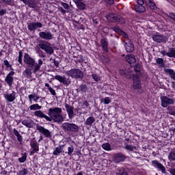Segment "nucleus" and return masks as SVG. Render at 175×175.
Here are the masks:
<instances>
[{"label": "nucleus", "mask_w": 175, "mask_h": 175, "mask_svg": "<svg viewBox=\"0 0 175 175\" xmlns=\"http://www.w3.org/2000/svg\"><path fill=\"white\" fill-rule=\"evenodd\" d=\"M62 113V108L54 107L49 109L48 116L42 110L36 111L33 114L36 117H38V118H44V120L49 122H51V121H55V122H62V121H64V117L61 115Z\"/></svg>", "instance_id": "1"}, {"label": "nucleus", "mask_w": 175, "mask_h": 175, "mask_svg": "<svg viewBox=\"0 0 175 175\" xmlns=\"http://www.w3.org/2000/svg\"><path fill=\"white\" fill-rule=\"evenodd\" d=\"M23 61L27 65V68L23 72V75L26 79H30V77H32V73H33V70L35 69L33 67L35 66V59L32 58L29 54L25 53Z\"/></svg>", "instance_id": "2"}, {"label": "nucleus", "mask_w": 175, "mask_h": 175, "mask_svg": "<svg viewBox=\"0 0 175 175\" xmlns=\"http://www.w3.org/2000/svg\"><path fill=\"white\" fill-rule=\"evenodd\" d=\"M23 2L25 5H27L28 8L32 9L34 12L39 13L40 12V8H42V3L39 0H20Z\"/></svg>", "instance_id": "3"}, {"label": "nucleus", "mask_w": 175, "mask_h": 175, "mask_svg": "<svg viewBox=\"0 0 175 175\" xmlns=\"http://www.w3.org/2000/svg\"><path fill=\"white\" fill-rule=\"evenodd\" d=\"M66 75L76 80H83L84 79V72L79 68H73L66 71Z\"/></svg>", "instance_id": "4"}, {"label": "nucleus", "mask_w": 175, "mask_h": 175, "mask_svg": "<svg viewBox=\"0 0 175 175\" xmlns=\"http://www.w3.org/2000/svg\"><path fill=\"white\" fill-rule=\"evenodd\" d=\"M38 46L41 50H44L46 54L51 55L54 54V49L50 46V42L46 40H42L38 44Z\"/></svg>", "instance_id": "5"}, {"label": "nucleus", "mask_w": 175, "mask_h": 175, "mask_svg": "<svg viewBox=\"0 0 175 175\" xmlns=\"http://www.w3.org/2000/svg\"><path fill=\"white\" fill-rule=\"evenodd\" d=\"M62 128L64 132H79V126H77L75 123H70V122H64L62 125Z\"/></svg>", "instance_id": "6"}, {"label": "nucleus", "mask_w": 175, "mask_h": 175, "mask_svg": "<svg viewBox=\"0 0 175 175\" xmlns=\"http://www.w3.org/2000/svg\"><path fill=\"white\" fill-rule=\"evenodd\" d=\"M173 96V94L160 96L162 107H167V106L173 105L175 102V98Z\"/></svg>", "instance_id": "7"}, {"label": "nucleus", "mask_w": 175, "mask_h": 175, "mask_svg": "<svg viewBox=\"0 0 175 175\" xmlns=\"http://www.w3.org/2000/svg\"><path fill=\"white\" fill-rule=\"evenodd\" d=\"M133 9L136 13H144L146 12L144 0H137V4L134 5Z\"/></svg>", "instance_id": "8"}, {"label": "nucleus", "mask_w": 175, "mask_h": 175, "mask_svg": "<svg viewBox=\"0 0 175 175\" xmlns=\"http://www.w3.org/2000/svg\"><path fill=\"white\" fill-rule=\"evenodd\" d=\"M132 80L133 90H142V79H140V77L133 75Z\"/></svg>", "instance_id": "9"}, {"label": "nucleus", "mask_w": 175, "mask_h": 175, "mask_svg": "<svg viewBox=\"0 0 175 175\" xmlns=\"http://www.w3.org/2000/svg\"><path fill=\"white\" fill-rule=\"evenodd\" d=\"M152 38L154 42H156V43H163L165 44V43H166L168 40L167 37L162 34H154L152 35Z\"/></svg>", "instance_id": "10"}, {"label": "nucleus", "mask_w": 175, "mask_h": 175, "mask_svg": "<svg viewBox=\"0 0 175 175\" xmlns=\"http://www.w3.org/2000/svg\"><path fill=\"white\" fill-rule=\"evenodd\" d=\"M43 25L40 22H31L27 25V29L30 32H35L36 29L42 28Z\"/></svg>", "instance_id": "11"}, {"label": "nucleus", "mask_w": 175, "mask_h": 175, "mask_svg": "<svg viewBox=\"0 0 175 175\" xmlns=\"http://www.w3.org/2000/svg\"><path fill=\"white\" fill-rule=\"evenodd\" d=\"M144 2L145 6H146L147 9H149V10H152L154 12L158 9V6H157L154 0H144Z\"/></svg>", "instance_id": "12"}, {"label": "nucleus", "mask_w": 175, "mask_h": 175, "mask_svg": "<svg viewBox=\"0 0 175 175\" xmlns=\"http://www.w3.org/2000/svg\"><path fill=\"white\" fill-rule=\"evenodd\" d=\"M105 17L110 23H120V20H121V18L118 17L115 13L107 14Z\"/></svg>", "instance_id": "13"}, {"label": "nucleus", "mask_w": 175, "mask_h": 175, "mask_svg": "<svg viewBox=\"0 0 175 175\" xmlns=\"http://www.w3.org/2000/svg\"><path fill=\"white\" fill-rule=\"evenodd\" d=\"M55 79L57 80V81H59V83L64 84V85H66V87H68V85L70 84V80L69 79H67L65 75H64L63 77L61 75H55Z\"/></svg>", "instance_id": "14"}, {"label": "nucleus", "mask_w": 175, "mask_h": 175, "mask_svg": "<svg viewBox=\"0 0 175 175\" xmlns=\"http://www.w3.org/2000/svg\"><path fill=\"white\" fill-rule=\"evenodd\" d=\"M37 131H38V132H40V133L43 134V135L45 136V137H48V138L51 137V132H50V131H49V129L44 128L42 126L38 125Z\"/></svg>", "instance_id": "15"}, {"label": "nucleus", "mask_w": 175, "mask_h": 175, "mask_svg": "<svg viewBox=\"0 0 175 175\" xmlns=\"http://www.w3.org/2000/svg\"><path fill=\"white\" fill-rule=\"evenodd\" d=\"M126 159V156L122 152H118L113 154V161L115 163H120V162H124Z\"/></svg>", "instance_id": "16"}, {"label": "nucleus", "mask_w": 175, "mask_h": 175, "mask_svg": "<svg viewBox=\"0 0 175 175\" xmlns=\"http://www.w3.org/2000/svg\"><path fill=\"white\" fill-rule=\"evenodd\" d=\"M13 76H14V71H10L5 78V81L9 87H12L13 85V83L14 81Z\"/></svg>", "instance_id": "17"}, {"label": "nucleus", "mask_w": 175, "mask_h": 175, "mask_svg": "<svg viewBox=\"0 0 175 175\" xmlns=\"http://www.w3.org/2000/svg\"><path fill=\"white\" fill-rule=\"evenodd\" d=\"M161 54L163 57L167 55L169 58H175V48H168V52L165 50L161 51Z\"/></svg>", "instance_id": "18"}, {"label": "nucleus", "mask_w": 175, "mask_h": 175, "mask_svg": "<svg viewBox=\"0 0 175 175\" xmlns=\"http://www.w3.org/2000/svg\"><path fill=\"white\" fill-rule=\"evenodd\" d=\"M152 165L153 167H154L155 169L158 170V172H165V169L166 168L158 160L152 161Z\"/></svg>", "instance_id": "19"}, {"label": "nucleus", "mask_w": 175, "mask_h": 175, "mask_svg": "<svg viewBox=\"0 0 175 175\" xmlns=\"http://www.w3.org/2000/svg\"><path fill=\"white\" fill-rule=\"evenodd\" d=\"M39 36L41 39H44V40H51L53 39V33L50 31H40L39 33Z\"/></svg>", "instance_id": "20"}, {"label": "nucleus", "mask_w": 175, "mask_h": 175, "mask_svg": "<svg viewBox=\"0 0 175 175\" xmlns=\"http://www.w3.org/2000/svg\"><path fill=\"white\" fill-rule=\"evenodd\" d=\"M100 43L104 53H109V40L107 38H102Z\"/></svg>", "instance_id": "21"}, {"label": "nucleus", "mask_w": 175, "mask_h": 175, "mask_svg": "<svg viewBox=\"0 0 175 175\" xmlns=\"http://www.w3.org/2000/svg\"><path fill=\"white\" fill-rule=\"evenodd\" d=\"M65 108L67 111L68 118L72 120L75 117L74 107L69 104H65Z\"/></svg>", "instance_id": "22"}, {"label": "nucleus", "mask_w": 175, "mask_h": 175, "mask_svg": "<svg viewBox=\"0 0 175 175\" xmlns=\"http://www.w3.org/2000/svg\"><path fill=\"white\" fill-rule=\"evenodd\" d=\"M30 147L32 150H34V151H39V143L36 141V137H33L30 139Z\"/></svg>", "instance_id": "23"}, {"label": "nucleus", "mask_w": 175, "mask_h": 175, "mask_svg": "<svg viewBox=\"0 0 175 175\" xmlns=\"http://www.w3.org/2000/svg\"><path fill=\"white\" fill-rule=\"evenodd\" d=\"M4 98L8 102H14V99H16V92L12 91V94H4Z\"/></svg>", "instance_id": "24"}, {"label": "nucleus", "mask_w": 175, "mask_h": 175, "mask_svg": "<svg viewBox=\"0 0 175 175\" xmlns=\"http://www.w3.org/2000/svg\"><path fill=\"white\" fill-rule=\"evenodd\" d=\"M42 65H43V61L41 59H38V64L36 63V62L34 59V66H33L34 69L33 70V73L34 75H36V72L40 70V66H42Z\"/></svg>", "instance_id": "25"}, {"label": "nucleus", "mask_w": 175, "mask_h": 175, "mask_svg": "<svg viewBox=\"0 0 175 175\" xmlns=\"http://www.w3.org/2000/svg\"><path fill=\"white\" fill-rule=\"evenodd\" d=\"M124 47L126 53H133L135 51V45L131 42H125Z\"/></svg>", "instance_id": "26"}, {"label": "nucleus", "mask_w": 175, "mask_h": 175, "mask_svg": "<svg viewBox=\"0 0 175 175\" xmlns=\"http://www.w3.org/2000/svg\"><path fill=\"white\" fill-rule=\"evenodd\" d=\"M164 72L166 73V75H168L170 77V79H172V80H174L175 81V70L172 68H164Z\"/></svg>", "instance_id": "27"}, {"label": "nucleus", "mask_w": 175, "mask_h": 175, "mask_svg": "<svg viewBox=\"0 0 175 175\" xmlns=\"http://www.w3.org/2000/svg\"><path fill=\"white\" fill-rule=\"evenodd\" d=\"M73 2L77 5L79 10H84V9H85V3H83L81 0H73Z\"/></svg>", "instance_id": "28"}, {"label": "nucleus", "mask_w": 175, "mask_h": 175, "mask_svg": "<svg viewBox=\"0 0 175 175\" xmlns=\"http://www.w3.org/2000/svg\"><path fill=\"white\" fill-rule=\"evenodd\" d=\"M62 147H64V146H61V145L56 147L53 152V155L58 157L59 156V154H62V152H64V148H62Z\"/></svg>", "instance_id": "29"}, {"label": "nucleus", "mask_w": 175, "mask_h": 175, "mask_svg": "<svg viewBox=\"0 0 175 175\" xmlns=\"http://www.w3.org/2000/svg\"><path fill=\"white\" fill-rule=\"evenodd\" d=\"M125 60L128 62V64H132L136 62V57L135 55H126L125 57Z\"/></svg>", "instance_id": "30"}, {"label": "nucleus", "mask_w": 175, "mask_h": 175, "mask_svg": "<svg viewBox=\"0 0 175 175\" xmlns=\"http://www.w3.org/2000/svg\"><path fill=\"white\" fill-rule=\"evenodd\" d=\"M95 122V118L94 116H90L85 121V125L88 126H92V124Z\"/></svg>", "instance_id": "31"}, {"label": "nucleus", "mask_w": 175, "mask_h": 175, "mask_svg": "<svg viewBox=\"0 0 175 175\" xmlns=\"http://www.w3.org/2000/svg\"><path fill=\"white\" fill-rule=\"evenodd\" d=\"M77 92L80 91L82 92V94H85L87 91H88V87L87 86V84L82 83L79 85V88L77 90Z\"/></svg>", "instance_id": "32"}, {"label": "nucleus", "mask_w": 175, "mask_h": 175, "mask_svg": "<svg viewBox=\"0 0 175 175\" xmlns=\"http://www.w3.org/2000/svg\"><path fill=\"white\" fill-rule=\"evenodd\" d=\"M168 159L170 162L175 161V149H172L168 154Z\"/></svg>", "instance_id": "33"}, {"label": "nucleus", "mask_w": 175, "mask_h": 175, "mask_svg": "<svg viewBox=\"0 0 175 175\" xmlns=\"http://www.w3.org/2000/svg\"><path fill=\"white\" fill-rule=\"evenodd\" d=\"M29 100L31 103H32V100L34 102H38L39 99H40V97L38 96H36V94H29L28 95Z\"/></svg>", "instance_id": "34"}, {"label": "nucleus", "mask_w": 175, "mask_h": 175, "mask_svg": "<svg viewBox=\"0 0 175 175\" xmlns=\"http://www.w3.org/2000/svg\"><path fill=\"white\" fill-rule=\"evenodd\" d=\"M29 108L31 111H39L42 109V106L39 105V104H33Z\"/></svg>", "instance_id": "35"}, {"label": "nucleus", "mask_w": 175, "mask_h": 175, "mask_svg": "<svg viewBox=\"0 0 175 175\" xmlns=\"http://www.w3.org/2000/svg\"><path fill=\"white\" fill-rule=\"evenodd\" d=\"M156 64L160 66V68H165V61L161 57H158L156 59Z\"/></svg>", "instance_id": "36"}, {"label": "nucleus", "mask_w": 175, "mask_h": 175, "mask_svg": "<svg viewBox=\"0 0 175 175\" xmlns=\"http://www.w3.org/2000/svg\"><path fill=\"white\" fill-rule=\"evenodd\" d=\"M102 148L105 150V151H111V145L109 143L103 144Z\"/></svg>", "instance_id": "37"}, {"label": "nucleus", "mask_w": 175, "mask_h": 175, "mask_svg": "<svg viewBox=\"0 0 175 175\" xmlns=\"http://www.w3.org/2000/svg\"><path fill=\"white\" fill-rule=\"evenodd\" d=\"M22 157L18 159V162L21 163H24L27 161V152H23L21 154Z\"/></svg>", "instance_id": "38"}, {"label": "nucleus", "mask_w": 175, "mask_h": 175, "mask_svg": "<svg viewBox=\"0 0 175 175\" xmlns=\"http://www.w3.org/2000/svg\"><path fill=\"white\" fill-rule=\"evenodd\" d=\"M3 64L5 66H6L7 69L10 68V70H12L11 72H14L13 66H12V64H10V63H9V61L8 59H5Z\"/></svg>", "instance_id": "39"}, {"label": "nucleus", "mask_w": 175, "mask_h": 175, "mask_svg": "<svg viewBox=\"0 0 175 175\" xmlns=\"http://www.w3.org/2000/svg\"><path fill=\"white\" fill-rule=\"evenodd\" d=\"M112 31L118 33V35H121V33L122 32V30L121 28H120V26H115L111 28Z\"/></svg>", "instance_id": "40"}, {"label": "nucleus", "mask_w": 175, "mask_h": 175, "mask_svg": "<svg viewBox=\"0 0 175 175\" xmlns=\"http://www.w3.org/2000/svg\"><path fill=\"white\" fill-rule=\"evenodd\" d=\"M22 125H24L25 126H27V128H32V122H29L28 120H23Z\"/></svg>", "instance_id": "41"}, {"label": "nucleus", "mask_w": 175, "mask_h": 175, "mask_svg": "<svg viewBox=\"0 0 175 175\" xmlns=\"http://www.w3.org/2000/svg\"><path fill=\"white\" fill-rule=\"evenodd\" d=\"M167 110L169 113V114H170L171 116H175V107H168L167 108Z\"/></svg>", "instance_id": "42"}, {"label": "nucleus", "mask_w": 175, "mask_h": 175, "mask_svg": "<svg viewBox=\"0 0 175 175\" xmlns=\"http://www.w3.org/2000/svg\"><path fill=\"white\" fill-rule=\"evenodd\" d=\"M125 149L127 150V151H135V150H136V146L126 144L125 146Z\"/></svg>", "instance_id": "43"}, {"label": "nucleus", "mask_w": 175, "mask_h": 175, "mask_svg": "<svg viewBox=\"0 0 175 175\" xmlns=\"http://www.w3.org/2000/svg\"><path fill=\"white\" fill-rule=\"evenodd\" d=\"M20 175H27L28 174V168L27 167H22L21 170L19 171Z\"/></svg>", "instance_id": "44"}, {"label": "nucleus", "mask_w": 175, "mask_h": 175, "mask_svg": "<svg viewBox=\"0 0 175 175\" xmlns=\"http://www.w3.org/2000/svg\"><path fill=\"white\" fill-rule=\"evenodd\" d=\"M18 62L20 65H23V51H19L18 52Z\"/></svg>", "instance_id": "45"}, {"label": "nucleus", "mask_w": 175, "mask_h": 175, "mask_svg": "<svg viewBox=\"0 0 175 175\" xmlns=\"http://www.w3.org/2000/svg\"><path fill=\"white\" fill-rule=\"evenodd\" d=\"M134 70H135V73H140V72H142V66H140V64H137L134 66Z\"/></svg>", "instance_id": "46"}, {"label": "nucleus", "mask_w": 175, "mask_h": 175, "mask_svg": "<svg viewBox=\"0 0 175 175\" xmlns=\"http://www.w3.org/2000/svg\"><path fill=\"white\" fill-rule=\"evenodd\" d=\"M92 79H94V81H96V82L100 81V77H99L98 74H92Z\"/></svg>", "instance_id": "47"}, {"label": "nucleus", "mask_w": 175, "mask_h": 175, "mask_svg": "<svg viewBox=\"0 0 175 175\" xmlns=\"http://www.w3.org/2000/svg\"><path fill=\"white\" fill-rule=\"evenodd\" d=\"M119 72H120V76H122V77H127V76H128L126 70H124V69L120 70Z\"/></svg>", "instance_id": "48"}, {"label": "nucleus", "mask_w": 175, "mask_h": 175, "mask_svg": "<svg viewBox=\"0 0 175 175\" xmlns=\"http://www.w3.org/2000/svg\"><path fill=\"white\" fill-rule=\"evenodd\" d=\"M60 5L64 8V9H65L66 10H69V9H70V6H69V4H68L67 3H64L62 2L60 3Z\"/></svg>", "instance_id": "49"}, {"label": "nucleus", "mask_w": 175, "mask_h": 175, "mask_svg": "<svg viewBox=\"0 0 175 175\" xmlns=\"http://www.w3.org/2000/svg\"><path fill=\"white\" fill-rule=\"evenodd\" d=\"M73 151H75V148H73V146H71L68 148V155H72L73 154Z\"/></svg>", "instance_id": "50"}, {"label": "nucleus", "mask_w": 175, "mask_h": 175, "mask_svg": "<svg viewBox=\"0 0 175 175\" xmlns=\"http://www.w3.org/2000/svg\"><path fill=\"white\" fill-rule=\"evenodd\" d=\"M111 103V99H110V97H105L104 98L103 103L104 105H109V103Z\"/></svg>", "instance_id": "51"}, {"label": "nucleus", "mask_w": 175, "mask_h": 175, "mask_svg": "<svg viewBox=\"0 0 175 175\" xmlns=\"http://www.w3.org/2000/svg\"><path fill=\"white\" fill-rule=\"evenodd\" d=\"M167 17L170 18L171 20H173L175 23V13L174 12H170L169 15H167Z\"/></svg>", "instance_id": "52"}, {"label": "nucleus", "mask_w": 175, "mask_h": 175, "mask_svg": "<svg viewBox=\"0 0 175 175\" xmlns=\"http://www.w3.org/2000/svg\"><path fill=\"white\" fill-rule=\"evenodd\" d=\"M103 62H104V64H109L110 59L107 56H103Z\"/></svg>", "instance_id": "53"}, {"label": "nucleus", "mask_w": 175, "mask_h": 175, "mask_svg": "<svg viewBox=\"0 0 175 175\" xmlns=\"http://www.w3.org/2000/svg\"><path fill=\"white\" fill-rule=\"evenodd\" d=\"M120 36H122L123 38H124L125 39H128V38H129V36H128V33H126L125 31L122 30V33H120V34H119Z\"/></svg>", "instance_id": "54"}, {"label": "nucleus", "mask_w": 175, "mask_h": 175, "mask_svg": "<svg viewBox=\"0 0 175 175\" xmlns=\"http://www.w3.org/2000/svg\"><path fill=\"white\" fill-rule=\"evenodd\" d=\"M58 11L61 12L62 14H66V10H64L62 6L58 7Z\"/></svg>", "instance_id": "55"}, {"label": "nucleus", "mask_w": 175, "mask_h": 175, "mask_svg": "<svg viewBox=\"0 0 175 175\" xmlns=\"http://www.w3.org/2000/svg\"><path fill=\"white\" fill-rule=\"evenodd\" d=\"M6 9H1L0 10V17H2V16H5V14H6Z\"/></svg>", "instance_id": "56"}, {"label": "nucleus", "mask_w": 175, "mask_h": 175, "mask_svg": "<svg viewBox=\"0 0 175 175\" xmlns=\"http://www.w3.org/2000/svg\"><path fill=\"white\" fill-rule=\"evenodd\" d=\"M108 5H114V0H104Z\"/></svg>", "instance_id": "57"}, {"label": "nucleus", "mask_w": 175, "mask_h": 175, "mask_svg": "<svg viewBox=\"0 0 175 175\" xmlns=\"http://www.w3.org/2000/svg\"><path fill=\"white\" fill-rule=\"evenodd\" d=\"M77 62L79 64L84 62V58L83 57V55H79V59H77Z\"/></svg>", "instance_id": "58"}, {"label": "nucleus", "mask_w": 175, "mask_h": 175, "mask_svg": "<svg viewBox=\"0 0 175 175\" xmlns=\"http://www.w3.org/2000/svg\"><path fill=\"white\" fill-rule=\"evenodd\" d=\"M3 2H4L5 5H8L10 6L12 5V0H3Z\"/></svg>", "instance_id": "59"}, {"label": "nucleus", "mask_w": 175, "mask_h": 175, "mask_svg": "<svg viewBox=\"0 0 175 175\" xmlns=\"http://www.w3.org/2000/svg\"><path fill=\"white\" fill-rule=\"evenodd\" d=\"M39 56L41 57V58H46V54H44V52L42 51H40Z\"/></svg>", "instance_id": "60"}, {"label": "nucleus", "mask_w": 175, "mask_h": 175, "mask_svg": "<svg viewBox=\"0 0 175 175\" xmlns=\"http://www.w3.org/2000/svg\"><path fill=\"white\" fill-rule=\"evenodd\" d=\"M16 137L19 143H23V136L21 135H18Z\"/></svg>", "instance_id": "61"}, {"label": "nucleus", "mask_w": 175, "mask_h": 175, "mask_svg": "<svg viewBox=\"0 0 175 175\" xmlns=\"http://www.w3.org/2000/svg\"><path fill=\"white\" fill-rule=\"evenodd\" d=\"M49 92H51V94L52 95H55L56 94L55 90L54 89H53L52 88H49Z\"/></svg>", "instance_id": "62"}, {"label": "nucleus", "mask_w": 175, "mask_h": 175, "mask_svg": "<svg viewBox=\"0 0 175 175\" xmlns=\"http://www.w3.org/2000/svg\"><path fill=\"white\" fill-rule=\"evenodd\" d=\"M119 175H129V174H128V172H126V170H123L122 172H120Z\"/></svg>", "instance_id": "63"}, {"label": "nucleus", "mask_w": 175, "mask_h": 175, "mask_svg": "<svg viewBox=\"0 0 175 175\" xmlns=\"http://www.w3.org/2000/svg\"><path fill=\"white\" fill-rule=\"evenodd\" d=\"M169 172L172 175H175V168H170Z\"/></svg>", "instance_id": "64"}]
</instances>
